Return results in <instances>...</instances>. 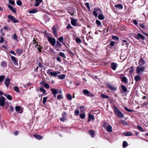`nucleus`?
Here are the masks:
<instances>
[{
    "label": "nucleus",
    "mask_w": 148,
    "mask_h": 148,
    "mask_svg": "<svg viewBox=\"0 0 148 148\" xmlns=\"http://www.w3.org/2000/svg\"><path fill=\"white\" fill-rule=\"evenodd\" d=\"M145 69V66H138L136 69V73L138 75L142 74Z\"/></svg>",
    "instance_id": "nucleus-1"
},
{
    "label": "nucleus",
    "mask_w": 148,
    "mask_h": 148,
    "mask_svg": "<svg viewBox=\"0 0 148 148\" xmlns=\"http://www.w3.org/2000/svg\"><path fill=\"white\" fill-rule=\"evenodd\" d=\"M103 127L108 132H111L112 131V126L106 122H105L103 123Z\"/></svg>",
    "instance_id": "nucleus-2"
},
{
    "label": "nucleus",
    "mask_w": 148,
    "mask_h": 148,
    "mask_svg": "<svg viewBox=\"0 0 148 148\" xmlns=\"http://www.w3.org/2000/svg\"><path fill=\"white\" fill-rule=\"evenodd\" d=\"M113 107L114 108V112L120 118H123L124 115L116 107L114 106Z\"/></svg>",
    "instance_id": "nucleus-3"
},
{
    "label": "nucleus",
    "mask_w": 148,
    "mask_h": 148,
    "mask_svg": "<svg viewBox=\"0 0 148 148\" xmlns=\"http://www.w3.org/2000/svg\"><path fill=\"white\" fill-rule=\"evenodd\" d=\"M52 70V69H48L47 72V74L49 75H51V76L56 77L58 74H59L60 73L59 71L52 72L51 71Z\"/></svg>",
    "instance_id": "nucleus-4"
},
{
    "label": "nucleus",
    "mask_w": 148,
    "mask_h": 148,
    "mask_svg": "<svg viewBox=\"0 0 148 148\" xmlns=\"http://www.w3.org/2000/svg\"><path fill=\"white\" fill-rule=\"evenodd\" d=\"M102 10L99 8H95L94 9L93 13L95 17H97V13H101Z\"/></svg>",
    "instance_id": "nucleus-5"
},
{
    "label": "nucleus",
    "mask_w": 148,
    "mask_h": 148,
    "mask_svg": "<svg viewBox=\"0 0 148 148\" xmlns=\"http://www.w3.org/2000/svg\"><path fill=\"white\" fill-rule=\"evenodd\" d=\"M83 93L87 96L92 97H94V95L92 94L90 92L87 90L84 89L83 91Z\"/></svg>",
    "instance_id": "nucleus-6"
},
{
    "label": "nucleus",
    "mask_w": 148,
    "mask_h": 148,
    "mask_svg": "<svg viewBox=\"0 0 148 148\" xmlns=\"http://www.w3.org/2000/svg\"><path fill=\"white\" fill-rule=\"evenodd\" d=\"M10 57L12 60L13 61V63L14 65L15 66H18V59L16 58L13 56H10Z\"/></svg>",
    "instance_id": "nucleus-7"
},
{
    "label": "nucleus",
    "mask_w": 148,
    "mask_h": 148,
    "mask_svg": "<svg viewBox=\"0 0 148 148\" xmlns=\"http://www.w3.org/2000/svg\"><path fill=\"white\" fill-rule=\"evenodd\" d=\"M48 41L53 46H54L56 43V39L55 38H52L49 37L47 38Z\"/></svg>",
    "instance_id": "nucleus-8"
},
{
    "label": "nucleus",
    "mask_w": 148,
    "mask_h": 148,
    "mask_svg": "<svg viewBox=\"0 0 148 148\" xmlns=\"http://www.w3.org/2000/svg\"><path fill=\"white\" fill-rule=\"evenodd\" d=\"M5 98L3 96L0 97V106H3L5 104Z\"/></svg>",
    "instance_id": "nucleus-9"
},
{
    "label": "nucleus",
    "mask_w": 148,
    "mask_h": 148,
    "mask_svg": "<svg viewBox=\"0 0 148 148\" xmlns=\"http://www.w3.org/2000/svg\"><path fill=\"white\" fill-rule=\"evenodd\" d=\"M8 17L14 23H17L18 22V21L16 19L14 16L11 15H8Z\"/></svg>",
    "instance_id": "nucleus-10"
},
{
    "label": "nucleus",
    "mask_w": 148,
    "mask_h": 148,
    "mask_svg": "<svg viewBox=\"0 0 148 148\" xmlns=\"http://www.w3.org/2000/svg\"><path fill=\"white\" fill-rule=\"evenodd\" d=\"M106 85L108 88L113 91H116V87H115L114 86L111 85L110 84H107Z\"/></svg>",
    "instance_id": "nucleus-11"
},
{
    "label": "nucleus",
    "mask_w": 148,
    "mask_h": 148,
    "mask_svg": "<svg viewBox=\"0 0 148 148\" xmlns=\"http://www.w3.org/2000/svg\"><path fill=\"white\" fill-rule=\"evenodd\" d=\"M77 22V20L71 18V23L74 26H76L77 25L76 23Z\"/></svg>",
    "instance_id": "nucleus-12"
},
{
    "label": "nucleus",
    "mask_w": 148,
    "mask_h": 148,
    "mask_svg": "<svg viewBox=\"0 0 148 148\" xmlns=\"http://www.w3.org/2000/svg\"><path fill=\"white\" fill-rule=\"evenodd\" d=\"M145 61L143 60V58H141L138 61V66H142L145 64Z\"/></svg>",
    "instance_id": "nucleus-13"
},
{
    "label": "nucleus",
    "mask_w": 148,
    "mask_h": 148,
    "mask_svg": "<svg viewBox=\"0 0 148 148\" xmlns=\"http://www.w3.org/2000/svg\"><path fill=\"white\" fill-rule=\"evenodd\" d=\"M10 79L9 78H6L4 82V84L6 85V86L8 87L10 83Z\"/></svg>",
    "instance_id": "nucleus-14"
},
{
    "label": "nucleus",
    "mask_w": 148,
    "mask_h": 148,
    "mask_svg": "<svg viewBox=\"0 0 148 148\" xmlns=\"http://www.w3.org/2000/svg\"><path fill=\"white\" fill-rule=\"evenodd\" d=\"M111 65L112 69L114 71L116 70L117 64L116 63L112 62L111 63Z\"/></svg>",
    "instance_id": "nucleus-15"
},
{
    "label": "nucleus",
    "mask_w": 148,
    "mask_h": 148,
    "mask_svg": "<svg viewBox=\"0 0 148 148\" xmlns=\"http://www.w3.org/2000/svg\"><path fill=\"white\" fill-rule=\"evenodd\" d=\"M114 7L118 10L122 9L123 8V6L121 4H119L117 5H115Z\"/></svg>",
    "instance_id": "nucleus-16"
},
{
    "label": "nucleus",
    "mask_w": 148,
    "mask_h": 148,
    "mask_svg": "<svg viewBox=\"0 0 148 148\" xmlns=\"http://www.w3.org/2000/svg\"><path fill=\"white\" fill-rule=\"evenodd\" d=\"M133 134L131 132H128L123 133V135L125 136H131L133 135Z\"/></svg>",
    "instance_id": "nucleus-17"
},
{
    "label": "nucleus",
    "mask_w": 148,
    "mask_h": 148,
    "mask_svg": "<svg viewBox=\"0 0 148 148\" xmlns=\"http://www.w3.org/2000/svg\"><path fill=\"white\" fill-rule=\"evenodd\" d=\"M52 29L54 36H55L57 37V31L56 28L54 26L52 27Z\"/></svg>",
    "instance_id": "nucleus-18"
},
{
    "label": "nucleus",
    "mask_w": 148,
    "mask_h": 148,
    "mask_svg": "<svg viewBox=\"0 0 148 148\" xmlns=\"http://www.w3.org/2000/svg\"><path fill=\"white\" fill-rule=\"evenodd\" d=\"M34 138L36 139H42L43 138L42 136L39 135H38L36 134H34Z\"/></svg>",
    "instance_id": "nucleus-19"
},
{
    "label": "nucleus",
    "mask_w": 148,
    "mask_h": 148,
    "mask_svg": "<svg viewBox=\"0 0 148 148\" xmlns=\"http://www.w3.org/2000/svg\"><path fill=\"white\" fill-rule=\"evenodd\" d=\"M94 119V117L93 115L91 114H89L88 115V121H90L91 120H93Z\"/></svg>",
    "instance_id": "nucleus-20"
},
{
    "label": "nucleus",
    "mask_w": 148,
    "mask_h": 148,
    "mask_svg": "<svg viewBox=\"0 0 148 148\" xmlns=\"http://www.w3.org/2000/svg\"><path fill=\"white\" fill-rule=\"evenodd\" d=\"M50 90L52 92L53 94H56L58 93V90L57 89L51 88Z\"/></svg>",
    "instance_id": "nucleus-21"
},
{
    "label": "nucleus",
    "mask_w": 148,
    "mask_h": 148,
    "mask_svg": "<svg viewBox=\"0 0 148 148\" xmlns=\"http://www.w3.org/2000/svg\"><path fill=\"white\" fill-rule=\"evenodd\" d=\"M36 3L35 6L36 7H38L40 3L42 2V0H36Z\"/></svg>",
    "instance_id": "nucleus-22"
},
{
    "label": "nucleus",
    "mask_w": 148,
    "mask_h": 148,
    "mask_svg": "<svg viewBox=\"0 0 148 148\" xmlns=\"http://www.w3.org/2000/svg\"><path fill=\"white\" fill-rule=\"evenodd\" d=\"M8 7L12 12L14 13L16 12L15 10H16V9L15 8H13L10 5H8Z\"/></svg>",
    "instance_id": "nucleus-23"
},
{
    "label": "nucleus",
    "mask_w": 148,
    "mask_h": 148,
    "mask_svg": "<svg viewBox=\"0 0 148 148\" xmlns=\"http://www.w3.org/2000/svg\"><path fill=\"white\" fill-rule=\"evenodd\" d=\"M89 132L90 136L92 138H93L94 136V131L93 130H91L89 131Z\"/></svg>",
    "instance_id": "nucleus-24"
},
{
    "label": "nucleus",
    "mask_w": 148,
    "mask_h": 148,
    "mask_svg": "<svg viewBox=\"0 0 148 148\" xmlns=\"http://www.w3.org/2000/svg\"><path fill=\"white\" fill-rule=\"evenodd\" d=\"M1 65L3 67L5 68L7 66V64L5 61H3L1 62Z\"/></svg>",
    "instance_id": "nucleus-25"
},
{
    "label": "nucleus",
    "mask_w": 148,
    "mask_h": 148,
    "mask_svg": "<svg viewBox=\"0 0 148 148\" xmlns=\"http://www.w3.org/2000/svg\"><path fill=\"white\" fill-rule=\"evenodd\" d=\"M4 95L9 100H11L12 99V96L9 95H6V94H4Z\"/></svg>",
    "instance_id": "nucleus-26"
},
{
    "label": "nucleus",
    "mask_w": 148,
    "mask_h": 148,
    "mask_svg": "<svg viewBox=\"0 0 148 148\" xmlns=\"http://www.w3.org/2000/svg\"><path fill=\"white\" fill-rule=\"evenodd\" d=\"M65 75L64 74H62L58 76V78L61 79H62L65 78Z\"/></svg>",
    "instance_id": "nucleus-27"
},
{
    "label": "nucleus",
    "mask_w": 148,
    "mask_h": 148,
    "mask_svg": "<svg viewBox=\"0 0 148 148\" xmlns=\"http://www.w3.org/2000/svg\"><path fill=\"white\" fill-rule=\"evenodd\" d=\"M122 81L125 83H127L128 82L127 79L125 77H123L122 79Z\"/></svg>",
    "instance_id": "nucleus-28"
},
{
    "label": "nucleus",
    "mask_w": 148,
    "mask_h": 148,
    "mask_svg": "<svg viewBox=\"0 0 148 148\" xmlns=\"http://www.w3.org/2000/svg\"><path fill=\"white\" fill-rule=\"evenodd\" d=\"M119 123L123 125H126L127 124V122L125 121L121 120L120 121Z\"/></svg>",
    "instance_id": "nucleus-29"
},
{
    "label": "nucleus",
    "mask_w": 148,
    "mask_h": 148,
    "mask_svg": "<svg viewBox=\"0 0 148 148\" xmlns=\"http://www.w3.org/2000/svg\"><path fill=\"white\" fill-rule=\"evenodd\" d=\"M98 18L99 20H102L105 17L103 15L100 14L98 15Z\"/></svg>",
    "instance_id": "nucleus-30"
},
{
    "label": "nucleus",
    "mask_w": 148,
    "mask_h": 148,
    "mask_svg": "<svg viewBox=\"0 0 148 148\" xmlns=\"http://www.w3.org/2000/svg\"><path fill=\"white\" fill-rule=\"evenodd\" d=\"M121 88L123 92H125L127 91V89L125 86L124 85H122L121 86Z\"/></svg>",
    "instance_id": "nucleus-31"
},
{
    "label": "nucleus",
    "mask_w": 148,
    "mask_h": 148,
    "mask_svg": "<svg viewBox=\"0 0 148 148\" xmlns=\"http://www.w3.org/2000/svg\"><path fill=\"white\" fill-rule=\"evenodd\" d=\"M140 79V77L138 75L134 77V79L136 82L138 81Z\"/></svg>",
    "instance_id": "nucleus-32"
},
{
    "label": "nucleus",
    "mask_w": 148,
    "mask_h": 148,
    "mask_svg": "<svg viewBox=\"0 0 148 148\" xmlns=\"http://www.w3.org/2000/svg\"><path fill=\"white\" fill-rule=\"evenodd\" d=\"M62 46V45H61V44L58 41H57L56 46L55 47V48H56V47H60Z\"/></svg>",
    "instance_id": "nucleus-33"
},
{
    "label": "nucleus",
    "mask_w": 148,
    "mask_h": 148,
    "mask_svg": "<svg viewBox=\"0 0 148 148\" xmlns=\"http://www.w3.org/2000/svg\"><path fill=\"white\" fill-rule=\"evenodd\" d=\"M5 77V76L4 75L0 76V82L1 83L3 82V79Z\"/></svg>",
    "instance_id": "nucleus-34"
},
{
    "label": "nucleus",
    "mask_w": 148,
    "mask_h": 148,
    "mask_svg": "<svg viewBox=\"0 0 148 148\" xmlns=\"http://www.w3.org/2000/svg\"><path fill=\"white\" fill-rule=\"evenodd\" d=\"M37 12V10L36 9H33L32 10H30L29 12V14L34 13L36 12Z\"/></svg>",
    "instance_id": "nucleus-35"
},
{
    "label": "nucleus",
    "mask_w": 148,
    "mask_h": 148,
    "mask_svg": "<svg viewBox=\"0 0 148 148\" xmlns=\"http://www.w3.org/2000/svg\"><path fill=\"white\" fill-rule=\"evenodd\" d=\"M138 36L139 37V39L140 38H141L142 39H143L145 38L144 36L140 33L138 34Z\"/></svg>",
    "instance_id": "nucleus-36"
},
{
    "label": "nucleus",
    "mask_w": 148,
    "mask_h": 148,
    "mask_svg": "<svg viewBox=\"0 0 148 148\" xmlns=\"http://www.w3.org/2000/svg\"><path fill=\"white\" fill-rule=\"evenodd\" d=\"M101 97L104 99H108L109 96L104 94H101Z\"/></svg>",
    "instance_id": "nucleus-37"
},
{
    "label": "nucleus",
    "mask_w": 148,
    "mask_h": 148,
    "mask_svg": "<svg viewBox=\"0 0 148 148\" xmlns=\"http://www.w3.org/2000/svg\"><path fill=\"white\" fill-rule=\"evenodd\" d=\"M128 145L127 143L125 141H124L123 144V148H125Z\"/></svg>",
    "instance_id": "nucleus-38"
},
{
    "label": "nucleus",
    "mask_w": 148,
    "mask_h": 148,
    "mask_svg": "<svg viewBox=\"0 0 148 148\" xmlns=\"http://www.w3.org/2000/svg\"><path fill=\"white\" fill-rule=\"evenodd\" d=\"M59 55L60 56L62 57L63 58H66V56L63 53L60 52L59 53Z\"/></svg>",
    "instance_id": "nucleus-39"
},
{
    "label": "nucleus",
    "mask_w": 148,
    "mask_h": 148,
    "mask_svg": "<svg viewBox=\"0 0 148 148\" xmlns=\"http://www.w3.org/2000/svg\"><path fill=\"white\" fill-rule=\"evenodd\" d=\"M62 95H58L57 99L58 100H60L63 99Z\"/></svg>",
    "instance_id": "nucleus-40"
},
{
    "label": "nucleus",
    "mask_w": 148,
    "mask_h": 148,
    "mask_svg": "<svg viewBox=\"0 0 148 148\" xmlns=\"http://www.w3.org/2000/svg\"><path fill=\"white\" fill-rule=\"evenodd\" d=\"M14 89L15 91L18 92H19V90L18 87L17 86H14Z\"/></svg>",
    "instance_id": "nucleus-41"
},
{
    "label": "nucleus",
    "mask_w": 148,
    "mask_h": 148,
    "mask_svg": "<svg viewBox=\"0 0 148 148\" xmlns=\"http://www.w3.org/2000/svg\"><path fill=\"white\" fill-rule=\"evenodd\" d=\"M85 117V114H81L80 115V118L82 119H84Z\"/></svg>",
    "instance_id": "nucleus-42"
},
{
    "label": "nucleus",
    "mask_w": 148,
    "mask_h": 148,
    "mask_svg": "<svg viewBox=\"0 0 148 148\" xmlns=\"http://www.w3.org/2000/svg\"><path fill=\"white\" fill-rule=\"evenodd\" d=\"M137 128L141 132H144V130L143 129L142 127H141L139 125H137Z\"/></svg>",
    "instance_id": "nucleus-43"
},
{
    "label": "nucleus",
    "mask_w": 148,
    "mask_h": 148,
    "mask_svg": "<svg viewBox=\"0 0 148 148\" xmlns=\"http://www.w3.org/2000/svg\"><path fill=\"white\" fill-rule=\"evenodd\" d=\"M67 98L69 100H71L72 99V97L71 95L70 94H68L67 95Z\"/></svg>",
    "instance_id": "nucleus-44"
},
{
    "label": "nucleus",
    "mask_w": 148,
    "mask_h": 148,
    "mask_svg": "<svg viewBox=\"0 0 148 148\" xmlns=\"http://www.w3.org/2000/svg\"><path fill=\"white\" fill-rule=\"evenodd\" d=\"M39 90L42 92L44 93H45L46 92V90L44 88H40Z\"/></svg>",
    "instance_id": "nucleus-45"
},
{
    "label": "nucleus",
    "mask_w": 148,
    "mask_h": 148,
    "mask_svg": "<svg viewBox=\"0 0 148 148\" xmlns=\"http://www.w3.org/2000/svg\"><path fill=\"white\" fill-rule=\"evenodd\" d=\"M112 38L113 39L115 40H119V38L118 37L113 36H112Z\"/></svg>",
    "instance_id": "nucleus-46"
},
{
    "label": "nucleus",
    "mask_w": 148,
    "mask_h": 148,
    "mask_svg": "<svg viewBox=\"0 0 148 148\" xmlns=\"http://www.w3.org/2000/svg\"><path fill=\"white\" fill-rule=\"evenodd\" d=\"M124 108L127 112H133V110H131V109H129L128 108L126 107H124Z\"/></svg>",
    "instance_id": "nucleus-47"
},
{
    "label": "nucleus",
    "mask_w": 148,
    "mask_h": 148,
    "mask_svg": "<svg viewBox=\"0 0 148 148\" xmlns=\"http://www.w3.org/2000/svg\"><path fill=\"white\" fill-rule=\"evenodd\" d=\"M16 3L18 5L20 6L22 4V2L21 1L18 0L16 1Z\"/></svg>",
    "instance_id": "nucleus-48"
},
{
    "label": "nucleus",
    "mask_w": 148,
    "mask_h": 148,
    "mask_svg": "<svg viewBox=\"0 0 148 148\" xmlns=\"http://www.w3.org/2000/svg\"><path fill=\"white\" fill-rule=\"evenodd\" d=\"M130 70L129 71V73L131 74L133 73L134 70V67L131 66L130 67Z\"/></svg>",
    "instance_id": "nucleus-49"
},
{
    "label": "nucleus",
    "mask_w": 148,
    "mask_h": 148,
    "mask_svg": "<svg viewBox=\"0 0 148 148\" xmlns=\"http://www.w3.org/2000/svg\"><path fill=\"white\" fill-rule=\"evenodd\" d=\"M76 42L78 43H80L81 42V40L79 38H77L75 40Z\"/></svg>",
    "instance_id": "nucleus-50"
},
{
    "label": "nucleus",
    "mask_w": 148,
    "mask_h": 148,
    "mask_svg": "<svg viewBox=\"0 0 148 148\" xmlns=\"http://www.w3.org/2000/svg\"><path fill=\"white\" fill-rule=\"evenodd\" d=\"M44 86L47 89H49V85L47 83L45 84Z\"/></svg>",
    "instance_id": "nucleus-51"
},
{
    "label": "nucleus",
    "mask_w": 148,
    "mask_h": 148,
    "mask_svg": "<svg viewBox=\"0 0 148 148\" xmlns=\"http://www.w3.org/2000/svg\"><path fill=\"white\" fill-rule=\"evenodd\" d=\"M47 97H45L43 98V103L44 104H45L46 101L47 100Z\"/></svg>",
    "instance_id": "nucleus-52"
},
{
    "label": "nucleus",
    "mask_w": 148,
    "mask_h": 148,
    "mask_svg": "<svg viewBox=\"0 0 148 148\" xmlns=\"http://www.w3.org/2000/svg\"><path fill=\"white\" fill-rule=\"evenodd\" d=\"M17 36L16 35V34H14L13 36V38L14 39H15L16 40H17Z\"/></svg>",
    "instance_id": "nucleus-53"
},
{
    "label": "nucleus",
    "mask_w": 148,
    "mask_h": 148,
    "mask_svg": "<svg viewBox=\"0 0 148 148\" xmlns=\"http://www.w3.org/2000/svg\"><path fill=\"white\" fill-rule=\"evenodd\" d=\"M15 110L17 111L18 112L20 109V108L19 106H17L15 107Z\"/></svg>",
    "instance_id": "nucleus-54"
},
{
    "label": "nucleus",
    "mask_w": 148,
    "mask_h": 148,
    "mask_svg": "<svg viewBox=\"0 0 148 148\" xmlns=\"http://www.w3.org/2000/svg\"><path fill=\"white\" fill-rule=\"evenodd\" d=\"M96 22L97 24L98 25H100L101 24L100 21L98 20L96 21Z\"/></svg>",
    "instance_id": "nucleus-55"
},
{
    "label": "nucleus",
    "mask_w": 148,
    "mask_h": 148,
    "mask_svg": "<svg viewBox=\"0 0 148 148\" xmlns=\"http://www.w3.org/2000/svg\"><path fill=\"white\" fill-rule=\"evenodd\" d=\"M63 40V38L62 36L60 37H59L58 39V40L61 42H62Z\"/></svg>",
    "instance_id": "nucleus-56"
},
{
    "label": "nucleus",
    "mask_w": 148,
    "mask_h": 148,
    "mask_svg": "<svg viewBox=\"0 0 148 148\" xmlns=\"http://www.w3.org/2000/svg\"><path fill=\"white\" fill-rule=\"evenodd\" d=\"M75 115H78L79 114V111L78 110H76L75 113Z\"/></svg>",
    "instance_id": "nucleus-57"
},
{
    "label": "nucleus",
    "mask_w": 148,
    "mask_h": 148,
    "mask_svg": "<svg viewBox=\"0 0 148 148\" xmlns=\"http://www.w3.org/2000/svg\"><path fill=\"white\" fill-rule=\"evenodd\" d=\"M66 28H67V29H69V28H71V29H73V27H71V25L70 24H69L67 27H66Z\"/></svg>",
    "instance_id": "nucleus-58"
},
{
    "label": "nucleus",
    "mask_w": 148,
    "mask_h": 148,
    "mask_svg": "<svg viewBox=\"0 0 148 148\" xmlns=\"http://www.w3.org/2000/svg\"><path fill=\"white\" fill-rule=\"evenodd\" d=\"M23 51L20 49H18V52L19 54H21L22 53Z\"/></svg>",
    "instance_id": "nucleus-59"
},
{
    "label": "nucleus",
    "mask_w": 148,
    "mask_h": 148,
    "mask_svg": "<svg viewBox=\"0 0 148 148\" xmlns=\"http://www.w3.org/2000/svg\"><path fill=\"white\" fill-rule=\"evenodd\" d=\"M9 2L12 5H14L15 4L14 1H11V0H9Z\"/></svg>",
    "instance_id": "nucleus-60"
},
{
    "label": "nucleus",
    "mask_w": 148,
    "mask_h": 148,
    "mask_svg": "<svg viewBox=\"0 0 148 148\" xmlns=\"http://www.w3.org/2000/svg\"><path fill=\"white\" fill-rule=\"evenodd\" d=\"M4 39L3 38V37H1L0 40V43H1L4 42Z\"/></svg>",
    "instance_id": "nucleus-61"
},
{
    "label": "nucleus",
    "mask_w": 148,
    "mask_h": 148,
    "mask_svg": "<svg viewBox=\"0 0 148 148\" xmlns=\"http://www.w3.org/2000/svg\"><path fill=\"white\" fill-rule=\"evenodd\" d=\"M139 26L143 28H145V27L144 25L143 24L140 23L139 24Z\"/></svg>",
    "instance_id": "nucleus-62"
},
{
    "label": "nucleus",
    "mask_w": 148,
    "mask_h": 148,
    "mask_svg": "<svg viewBox=\"0 0 148 148\" xmlns=\"http://www.w3.org/2000/svg\"><path fill=\"white\" fill-rule=\"evenodd\" d=\"M85 5H86V6L87 8H89V7H90L89 4L88 3H85Z\"/></svg>",
    "instance_id": "nucleus-63"
},
{
    "label": "nucleus",
    "mask_w": 148,
    "mask_h": 148,
    "mask_svg": "<svg viewBox=\"0 0 148 148\" xmlns=\"http://www.w3.org/2000/svg\"><path fill=\"white\" fill-rule=\"evenodd\" d=\"M134 37L136 39L139 40V37L138 36V34L137 35L134 34Z\"/></svg>",
    "instance_id": "nucleus-64"
}]
</instances>
